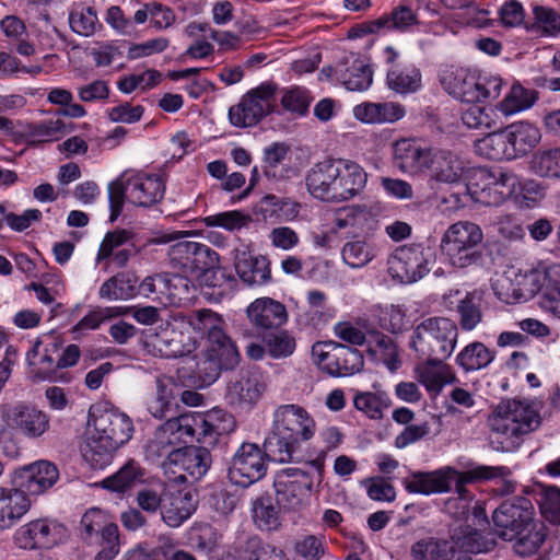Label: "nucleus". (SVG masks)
Instances as JSON below:
<instances>
[{
	"label": "nucleus",
	"instance_id": "obj_1",
	"mask_svg": "<svg viewBox=\"0 0 560 560\" xmlns=\"http://www.w3.org/2000/svg\"><path fill=\"white\" fill-rule=\"evenodd\" d=\"M223 317L208 308L198 310L191 314H179L171 322L158 327L147 335L145 347L149 352L167 359L190 354L201 338L208 334L213 339L218 331L215 325H222Z\"/></svg>",
	"mask_w": 560,
	"mask_h": 560
},
{
	"label": "nucleus",
	"instance_id": "obj_2",
	"mask_svg": "<svg viewBox=\"0 0 560 560\" xmlns=\"http://www.w3.org/2000/svg\"><path fill=\"white\" fill-rule=\"evenodd\" d=\"M89 431L81 453L93 469L110 464L114 453L132 436L131 419L117 409L93 406L89 412Z\"/></svg>",
	"mask_w": 560,
	"mask_h": 560
},
{
	"label": "nucleus",
	"instance_id": "obj_3",
	"mask_svg": "<svg viewBox=\"0 0 560 560\" xmlns=\"http://www.w3.org/2000/svg\"><path fill=\"white\" fill-rule=\"evenodd\" d=\"M305 184L314 198L341 202L355 197L364 188L366 173L351 160L327 159L311 167Z\"/></svg>",
	"mask_w": 560,
	"mask_h": 560
},
{
	"label": "nucleus",
	"instance_id": "obj_4",
	"mask_svg": "<svg viewBox=\"0 0 560 560\" xmlns=\"http://www.w3.org/2000/svg\"><path fill=\"white\" fill-rule=\"evenodd\" d=\"M489 440L493 450L515 452L525 438L541 424V416L534 402L510 399L501 401L487 420Z\"/></svg>",
	"mask_w": 560,
	"mask_h": 560
},
{
	"label": "nucleus",
	"instance_id": "obj_5",
	"mask_svg": "<svg viewBox=\"0 0 560 560\" xmlns=\"http://www.w3.org/2000/svg\"><path fill=\"white\" fill-rule=\"evenodd\" d=\"M316 430L315 419L303 406L280 405L272 413V438L264 446L272 460L288 463L301 443L314 438Z\"/></svg>",
	"mask_w": 560,
	"mask_h": 560
},
{
	"label": "nucleus",
	"instance_id": "obj_6",
	"mask_svg": "<svg viewBox=\"0 0 560 560\" xmlns=\"http://www.w3.org/2000/svg\"><path fill=\"white\" fill-rule=\"evenodd\" d=\"M65 339L54 331L36 339L33 348L27 352L30 376L33 381H69L60 371L74 366L81 357V351L78 345L65 346Z\"/></svg>",
	"mask_w": 560,
	"mask_h": 560
},
{
	"label": "nucleus",
	"instance_id": "obj_7",
	"mask_svg": "<svg viewBox=\"0 0 560 560\" xmlns=\"http://www.w3.org/2000/svg\"><path fill=\"white\" fill-rule=\"evenodd\" d=\"M517 184L518 179L512 173L495 174L486 168H477L471 171L464 195L451 194L450 199L444 198L443 201H452L454 207L459 208L466 206L469 197L485 206H499L514 192Z\"/></svg>",
	"mask_w": 560,
	"mask_h": 560
},
{
	"label": "nucleus",
	"instance_id": "obj_8",
	"mask_svg": "<svg viewBox=\"0 0 560 560\" xmlns=\"http://www.w3.org/2000/svg\"><path fill=\"white\" fill-rule=\"evenodd\" d=\"M481 535L468 525L454 528L451 539H421L411 546L413 560H467L462 555L483 551Z\"/></svg>",
	"mask_w": 560,
	"mask_h": 560
},
{
	"label": "nucleus",
	"instance_id": "obj_9",
	"mask_svg": "<svg viewBox=\"0 0 560 560\" xmlns=\"http://www.w3.org/2000/svg\"><path fill=\"white\" fill-rule=\"evenodd\" d=\"M457 339L456 322L435 316L424 319L413 329L410 346L418 357L450 358L456 348Z\"/></svg>",
	"mask_w": 560,
	"mask_h": 560
},
{
	"label": "nucleus",
	"instance_id": "obj_10",
	"mask_svg": "<svg viewBox=\"0 0 560 560\" xmlns=\"http://www.w3.org/2000/svg\"><path fill=\"white\" fill-rule=\"evenodd\" d=\"M226 322L215 325V337L206 336L207 347L197 358L196 374L203 385H211L222 370H233L240 363V352L235 342L228 336Z\"/></svg>",
	"mask_w": 560,
	"mask_h": 560
},
{
	"label": "nucleus",
	"instance_id": "obj_11",
	"mask_svg": "<svg viewBox=\"0 0 560 560\" xmlns=\"http://www.w3.org/2000/svg\"><path fill=\"white\" fill-rule=\"evenodd\" d=\"M483 234L479 225L469 221H458L445 231L441 248L456 268H467L480 261L482 253L479 245Z\"/></svg>",
	"mask_w": 560,
	"mask_h": 560
},
{
	"label": "nucleus",
	"instance_id": "obj_12",
	"mask_svg": "<svg viewBox=\"0 0 560 560\" xmlns=\"http://www.w3.org/2000/svg\"><path fill=\"white\" fill-rule=\"evenodd\" d=\"M190 440L184 418L180 415L168 418L156 428L153 436L144 445V455L148 460L159 464L165 472L173 468L175 454L179 453L182 444Z\"/></svg>",
	"mask_w": 560,
	"mask_h": 560
},
{
	"label": "nucleus",
	"instance_id": "obj_13",
	"mask_svg": "<svg viewBox=\"0 0 560 560\" xmlns=\"http://www.w3.org/2000/svg\"><path fill=\"white\" fill-rule=\"evenodd\" d=\"M277 84L264 82L249 90L236 105L229 109V120L237 128L256 126L264 117L273 112Z\"/></svg>",
	"mask_w": 560,
	"mask_h": 560
},
{
	"label": "nucleus",
	"instance_id": "obj_14",
	"mask_svg": "<svg viewBox=\"0 0 560 560\" xmlns=\"http://www.w3.org/2000/svg\"><path fill=\"white\" fill-rule=\"evenodd\" d=\"M314 476L301 468H284L275 479L276 498L279 505L289 511H301L310 504Z\"/></svg>",
	"mask_w": 560,
	"mask_h": 560
},
{
	"label": "nucleus",
	"instance_id": "obj_15",
	"mask_svg": "<svg viewBox=\"0 0 560 560\" xmlns=\"http://www.w3.org/2000/svg\"><path fill=\"white\" fill-rule=\"evenodd\" d=\"M542 273L536 269L525 271L509 267L492 284L494 294L506 304L532 299L542 285Z\"/></svg>",
	"mask_w": 560,
	"mask_h": 560
},
{
	"label": "nucleus",
	"instance_id": "obj_16",
	"mask_svg": "<svg viewBox=\"0 0 560 560\" xmlns=\"http://www.w3.org/2000/svg\"><path fill=\"white\" fill-rule=\"evenodd\" d=\"M0 416L8 429L27 439H38L50 428V417L25 402L2 406Z\"/></svg>",
	"mask_w": 560,
	"mask_h": 560
},
{
	"label": "nucleus",
	"instance_id": "obj_17",
	"mask_svg": "<svg viewBox=\"0 0 560 560\" xmlns=\"http://www.w3.org/2000/svg\"><path fill=\"white\" fill-rule=\"evenodd\" d=\"M184 427H187L190 440L197 439L205 444H215L222 434H229L235 430L234 417L223 409H212L207 413H182Z\"/></svg>",
	"mask_w": 560,
	"mask_h": 560
},
{
	"label": "nucleus",
	"instance_id": "obj_18",
	"mask_svg": "<svg viewBox=\"0 0 560 560\" xmlns=\"http://www.w3.org/2000/svg\"><path fill=\"white\" fill-rule=\"evenodd\" d=\"M534 506L525 497H515L502 502L493 512L497 533L505 540H513L522 529L533 523Z\"/></svg>",
	"mask_w": 560,
	"mask_h": 560
},
{
	"label": "nucleus",
	"instance_id": "obj_19",
	"mask_svg": "<svg viewBox=\"0 0 560 560\" xmlns=\"http://www.w3.org/2000/svg\"><path fill=\"white\" fill-rule=\"evenodd\" d=\"M265 455L255 443H243L233 455L228 469V476L232 483L248 487L260 480L267 470Z\"/></svg>",
	"mask_w": 560,
	"mask_h": 560
},
{
	"label": "nucleus",
	"instance_id": "obj_20",
	"mask_svg": "<svg viewBox=\"0 0 560 560\" xmlns=\"http://www.w3.org/2000/svg\"><path fill=\"white\" fill-rule=\"evenodd\" d=\"M315 362L332 376H347L362 370L364 360L358 349L343 345H316L312 349Z\"/></svg>",
	"mask_w": 560,
	"mask_h": 560
},
{
	"label": "nucleus",
	"instance_id": "obj_21",
	"mask_svg": "<svg viewBox=\"0 0 560 560\" xmlns=\"http://www.w3.org/2000/svg\"><path fill=\"white\" fill-rule=\"evenodd\" d=\"M66 538L67 528L50 518L31 521L16 529L14 534L15 544L26 550L49 549L62 542Z\"/></svg>",
	"mask_w": 560,
	"mask_h": 560
},
{
	"label": "nucleus",
	"instance_id": "obj_22",
	"mask_svg": "<svg viewBox=\"0 0 560 560\" xmlns=\"http://www.w3.org/2000/svg\"><path fill=\"white\" fill-rule=\"evenodd\" d=\"M429 262L421 245L396 248L387 259L388 273L401 283H412L429 272Z\"/></svg>",
	"mask_w": 560,
	"mask_h": 560
},
{
	"label": "nucleus",
	"instance_id": "obj_23",
	"mask_svg": "<svg viewBox=\"0 0 560 560\" xmlns=\"http://www.w3.org/2000/svg\"><path fill=\"white\" fill-rule=\"evenodd\" d=\"M433 148L421 145L415 139H400L393 145L395 166L410 176H421L428 173Z\"/></svg>",
	"mask_w": 560,
	"mask_h": 560
},
{
	"label": "nucleus",
	"instance_id": "obj_24",
	"mask_svg": "<svg viewBox=\"0 0 560 560\" xmlns=\"http://www.w3.org/2000/svg\"><path fill=\"white\" fill-rule=\"evenodd\" d=\"M322 72L336 78L349 91H364L372 84V70L354 54L345 56L334 67L324 68Z\"/></svg>",
	"mask_w": 560,
	"mask_h": 560
},
{
	"label": "nucleus",
	"instance_id": "obj_25",
	"mask_svg": "<svg viewBox=\"0 0 560 560\" xmlns=\"http://www.w3.org/2000/svg\"><path fill=\"white\" fill-rule=\"evenodd\" d=\"M419 358L423 361L415 368L417 380L430 394L436 396L444 386L457 382L453 368L445 362L447 358Z\"/></svg>",
	"mask_w": 560,
	"mask_h": 560
},
{
	"label": "nucleus",
	"instance_id": "obj_26",
	"mask_svg": "<svg viewBox=\"0 0 560 560\" xmlns=\"http://www.w3.org/2000/svg\"><path fill=\"white\" fill-rule=\"evenodd\" d=\"M455 468L445 466L432 471H415L402 480L407 492L423 495L451 491V479L455 478Z\"/></svg>",
	"mask_w": 560,
	"mask_h": 560
},
{
	"label": "nucleus",
	"instance_id": "obj_27",
	"mask_svg": "<svg viewBox=\"0 0 560 560\" xmlns=\"http://www.w3.org/2000/svg\"><path fill=\"white\" fill-rule=\"evenodd\" d=\"M246 313L259 331L276 330L288 320L285 306L271 298L256 299L248 305Z\"/></svg>",
	"mask_w": 560,
	"mask_h": 560
},
{
	"label": "nucleus",
	"instance_id": "obj_28",
	"mask_svg": "<svg viewBox=\"0 0 560 560\" xmlns=\"http://www.w3.org/2000/svg\"><path fill=\"white\" fill-rule=\"evenodd\" d=\"M428 172L436 183L455 184L462 180L466 165L464 160L448 149L433 148Z\"/></svg>",
	"mask_w": 560,
	"mask_h": 560
},
{
	"label": "nucleus",
	"instance_id": "obj_29",
	"mask_svg": "<svg viewBox=\"0 0 560 560\" xmlns=\"http://www.w3.org/2000/svg\"><path fill=\"white\" fill-rule=\"evenodd\" d=\"M128 201L138 207H151L164 195L165 186L160 176L137 173L126 178Z\"/></svg>",
	"mask_w": 560,
	"mask_h": 560
},
{
	"label": "nucleus",
	"instance_id": "obj_30",
	"mask_svg": "<svg viewBox=\"0 0 560 560\" xmlns=\"http://www.w3.org/2000/svg\"><path fill=\"white\" fill-rule=\"evenodd\" d=\"M196 502L190 492L163 489L161 518L170 527H179L195 512Z\"/></svg>",
	"mask_w": 560,
	"mask_h": 560
},
{
	"label": "nucleus",
	"instance_id": "obj_31",
	"mask_svg": "<svg viewBox=\"0 0 560 560\" xmlns=\"http://www.w3.org/2000/svg\"><path fill=\"white\" fill-rule=\"evenodd\" d=\"M234 266L237 275L247 285H262L271 278L269 261L264 256H254L246 249H236Z\"/></svg>",
	"mask_w": 560,
	"mask_h": 560
},
{
	"label": "nucleus",
	"instance_id": "obj_32",
	"mask_svg": "<svg viewBox=\"0 0 560 560\" xmlns=\"http://www.w3.org/2000/svg\"><path fill=\"white\" fill-rule=\"evenodd\" d=\"M352 114L362 124L382 125L401 119L406 110L402 105L395 102H363L353 107Z\"/></svg>",
	"mask_w": 560,
	"mask_h": 560
},
{
	"label": "nucleus",
	"instance_id": "obj_33",
	"mask_svg": "<svg viewBox=\"0 0 560 560\" xmlns=\"http://www.w3.org/2000/svg\"><path fill=\"white\" fill-rule=\"evenodd\" d=\"M59 478V471L55 464L39 460L30 465L21 475L20 489L24 492L38 495L51 488Z\"/></svg>",
	"mask_w": 560,
	"mask_h": 560
},
{
	"label": "nucleus",
	"instance_id": "obj_34",
	"mask_svg": "<svg viewBox=\"0 0 560 560\" xmlns=\"http://www.w3.org/2000/svg\"><path fill=\"white\" fill-rule=\"evenodd\" d=\"M265 384L261 375L256 371H247L240 374L238 378L231 381L228 386L226 397L231 404H255L262 395Z\"/></svg>",
	"mask_w": 560,
	"mask_h": 560
},
{
	"label": "nucleus",
	"instance_id": "obj_35",
	"mask_svg": "<svg viewBox=\"0 0 560 560\" xmlns=\"http://www.w3.org/2000/svg\"><path fill=\"white\" fill-rule=\"evenodd\" d=\"M173 467L187 474L191 481L201 479L212 464V457L207 447L182 446L179 453L175 454Z\"/></svg>",
	"mask_w": 560,
	"mask_h": 560
},
{
	"label": "nucleus",
	"instance_id": "obj_36",
	"mask_svg": "<svg viewBox=\"0 0 560 560\" xmlns=\"http://www.w3.org/2000/svg\"><path fill=\"white\" fill-rule=\"evenodd\" d=\"M514 159L526 155L540 141V130L529 121H516L504 128Z\"/></svg>",
	"mask_w": 560,
	"mask_h": 560
},
{
	"label": "nucleus",
	"instance_id": "obj_37",
	"mask_svg": "<svg viewBox=\"0 0 560 560\" xmlns=\"http://www.w3.org/2000/svg\"><path fill=\"white\" fill-rule=\"evenodd\" d=\"M3 530L13 527L30 510L31 500L20 488L0 487Z\"/></svg>",
	"mask_w": 560,
	"mask_h": 560
},
{
	"label": "nucleus",
	"instance_id": "obj_38",
	"mask_svg": "<svg viewBox=\"0 0 560 560\" xmlns=\"http://www.w3.org/2000/svg\"><path fill=\"white\" fill-rule=\"evenodd\" d=\"M138 295V277L122 271L107 279L100 288L98 296L108 301H127Z\"/></svg>",
	"mask_w": 560,
	"mask_h": 560
},
{
	"label": "nucleus",
	"instance_id": "obj_39",
	"mask_svg": "<svg viewBox=\"0 0 560 560\" xmlns=\"http://www.w3.org/2000/svg\"><path fill=\"white\" fill-rule=\"evenodd\" d=\"M374 219L371 209L365 205H355L337 211L335 226L347 230L348 233L359 234L372 230Z\"/></svg>",
	"mask_w": 560,
	"mask_h": 560
},
{
	"label": "nucleus",
	"instance_id": "obj_40",
	"mask_svg": "<svg viewBox=\"0 0 560 560\" xmlns=\"http://www.w3.org/2000/svg\"><path fill=\"white\" fill-rule=\"evenodd\" d=\"M416 13L406 5L395 8L390 13L384 14L378 19L368 22L364 25L365 33H377L381 30L405 31L411 25L417 24Z\"/></svg>",
	"mask_w": 560,
	"mask_h": 560
},
{
	"label": "nucleus",
	"instance_id": "obj_41",
	"mask_svg": "<svg viewBox=\"0 0 560 560\" xmlns=\"http://www.w3.org/2000/svg\"><path fill=\"white\" fill-rule=\"evenodd\" d=\"M458 316V330L472 331L483 320L481 299L476 292H467L455 305Z\"/></svg>",
	"mask_w": 560,
	"mask_h": 560
},
{
	"label": "nucleus",
	"instance_id": "obj_42",
	"mask_svg": "<svg viewBox=\"0 0 560 560\" xmlns=\"http://www.w3.org/2000/svg\"><path fill=\"white\" fill-rule=\"evenodd\" d=\"M494 360V352L480 341L466 345L456 355L455 362L465 372L487 368Z\"/></svg>",
	"mask_w": 560,
	"mask_h": 560
},
{
	"label": "nucleus",
	"instance_id": "obj_43",
	"mask_svg": "<svg viewBox=\"0 0 560 560\" xmlns=\"http://www.w3.org/2000/svg\"><path fill=\"white\" fill-rule=\"evenodd\" d=\"M145 476L144 469L133 459L128 460L116 474L104 479L105 489L115 492H125L137 483L142 482Z\"/></svg>",
	"mask_w": 560,
	"mask_h": 560
},
{
	"label": "nucleus",
	"instance_id": "obj_44",
	"mask_svg": "<svg viewBox=\"0 0 560 560\" xmlns=\"http://www.w3.org/2000/svg\"><path fill=\"white\" fill-rule=\"evenodd\" d=\"M538 100L535 90L525 89L518 83L511 86L504 98L497 105V108L504 115L511 116L530 108Z\"/></svg>",
	"mask_w": 560,
	"mask_h": 560
},
{
	"label": "nucleus",
	"instance_id": "obj_45",
	"mask_svg": "<svg viewBox=\"0 0 560 560\" xmlns=\"http://www.w3.org/2000/svg\"><path fill=\"white\" fill-rule=\"evenodd\" d=\"M511 142L505 129L497 132H491L476 142V151L490 160H513Z\"/></svg>",
	"mask_w": 560,
	"mask_h": 560
},
{
	"label": "nucleus",
	"instance_id": "obj_46",
	"mask_svg": "<svg viewBox=\"0 0 560 560\" xmlns=\"http://www.w3.org/2000/svg\"><path fill=\"white\" fill-rule=\"evenodd\" d=\"M387 84L396 93H413L421 86V72L413 66L406 68L394 66L387 72Z\"/></svg>",
	"mask_w": 560,
	"mask_h": 560
},
{
	"label": "nucleus",
	"instance_id": "obj_47",
	"mask_svg": "<svg viewBox=\"0 0 560 560\" xmlns=\"http://www.w3.org/2000/svg\"><path fill=\"white\" fill-rule=\"evenodd\" d=\"M198 248L197 242L183 241L171 246L168 250L170 264L174 269L182 273L184 278L195 273V250Z\"/></svg>",
	"mask_w": 560,
	"mask_h": 560
},
{
	"label": "nucleus",
	"instance_id": "obj_48",
	"mask_svg": "<svg viewBox=\"0 0 560 560\" xmlns=\"http://www.w3.org/2000/svg\"><path fill=\"white\" fill-rule=\"evenodd\" d=\"M545 539V527L541 524L532 523L527 529H522L513 539L515 540L513 549L520 557H530L540 549Z\"/></svg>",
	"mask_w": 560,
	"mask_h": 560
},
{
	"label": "nucleus",
	"instance_id": "obj_49",
	"mask_svg": "<svg viewBox=\"0 0 560 560\" xmlns=\"http://www.w3.org/2000/svg\"><path fill=\"white\" fill-rule=\"evenodd\" d=\"M70 28L81 36H92L101 28L97 13L92 7L77 5L69 13Z\"/></svg>",
	"mask_w": 560,
	"mask_h": 560
},
{
	"label": "nucleus",
	"instance_id": "obj_50",
	"mask_svg": "<svg viewBox=\"0 0 560 560\" xmlns=\"http://www.w3.org/2000/svg\"><path fill=\"white\" fill-rule=\"evenodd\" d=\"M354 408L370 419L378 420L383 418V410L388 408L389 399L384 392H357L353 397Z\"/></svg>",
	"mask_w": 560,
	"mask_h": 560
},
{
	"label": "nucleus",
	"instance_id": "obj_51",
	"mask_svg": "<svg viewBox=\"0 0 560 560\" xmlns=\"http://www.w3.org/2000/svg\"><path fill=\"white\" fill-rule=\"evenodd\" d=\"M342 260L351 268H361L375 257L372 244L363 240L347 242L341 250Z\"/></svg>",
	"mask_w": 560,
	"mask_h": 560
},
{
	"label": "nucleus",
	"instance_id": "obj_52",
	"mask_svg": "<svg viewBox=\"0 0 560 560\" xmlns=\"http://www.w3.org/2000/svg\"><path fill=\"white\" fill-rule=\"evenodd\" d=\"M253 520L261 530H273L280 526L279 512L271 498L260 497L253 503Z\"/></svg>",
	"mask_w": 560,
	"mask_h": 560
},
{
	"label": "nucleus",
	"instance_id": "obj_53",
	"mask_svg": "<svg viewBox=\"0 0 560 560\" xmlns=\"http://www.w3.org/2000/svg\"><path fill=\"white\" fill-rule=\"evenodd\" d=\"M462 120L468 128L490 129L497 125L495 109L491 106L472 103L463 110Z\"/></svg>",
	"mask_w": 560,
	"mask_h": 560
},
{
	"label": "nucleus",
	"instance_id": "obj_54",
	"mask_svg": "<svg viewBox=\"0 0 560 560\" xmlns=\"http://www.w3.org/2000/svg\"><path fill=\"white\" fill-rule=\"evenodd\" d=\"M504 472H506V470L500 468H488L486 465L477 466L465 472H460L455 469L456 477L451 479V487L455 485V490L458 497L466 498L467 483L482 479H489L498 475H503Z\"/></svg>",
	"mask_w": 560,
	"mask_h": 560
},
{
	"label": "nucleus",
	"instance_id": "obj_55",
	"mask_svg": "<svg viewBox=\"0 0 560 560\" xmlns=\"http://www.w3.org/2000/svg\"><path fill=\"white\" fill-rule=\"evenodd\" d=\"M173 389L162 380H156L155 395L148 402V411L156 419H163L173 411Z\"/></svg>",
	"mask_w": 560,
	"mask_h": 560
},
{
	"label": "nucleus",
	"instance_id": "obj_56",
	"mask_svg": "<svg viewBox=\"0 0 560 560\" xmlns=\"http://www.w3.org/2000/svg\"><path fill=\"white\" fill-rule=\"evenodd\" d=\"M530 165L539 176L560 177V149L537 152Z\"/></svg>",
	"mask_w": 560,
	"mask_h": 560
},
{
	"label": "nucleus",
	"instance_id": "obj_57",
	"mask_svg": "<svg viewBox=\"0 0 560 560\" xmlns=\"http://www.w3.org/2000/svg\"><path fill=\"white\" fill-rule=\"evenodd\" d=\"M534 27L547 36L560 34V13L544 5L533 7Z\"/></svg>",
	"mask_w": 560,
	"mask_h": 560
},
{
	"label": "nucleus",
	"instance_id": "obj_58",
	"mask_svg": "<svg viewBox=\"0 0 560 560\" xmlns=\"http://www.w3.org/2000/svg\"><path fill=\"white\" fill-rule=\"evenodd\" d=\"M220 534L210 524H196L190 529L189 539L194 547L203 552H212L217 549L220 540Z\"/></svg>",
	"mask_w": 560,
	"mask_h": 560
},
{
	"label": "nucleus",
	"instance_id": "obj_59",
	"mask_svg": "<svg viewBox=\"0 0 560 560\" xmlns=\"http://www.w3.org/2000/svg\"><path fill=\"white\" fill-rule=\"evenodd\" d=\"M244 560H288L284 552L276 547L262 542L258 537H252L246 541Z\"/></svg>",
	"mask_w": 560,
	"mask_h": 560
},
{
	"label": "nucleus",
	"instance_id": "obj_60",
	"mask_svg": "<svg viewBox=\"0 0 560 560\" xmlns=\"http://www.w3.org/2000/svg\"><path fill=\"white\" fill-rule=\"evenodd\" d=\"M312 100L310 91L305 88L293 86L284 91L281 105L285 110L303 116L307 113Z\"/></svg>",
	"mask_w": 560,
	"mask_h": 560
},
{
	"label": "nucleus",
	"instance_id": "obj_61",
	"mask_svg": "<svg viewBox=\"0 0 560 560\" xmlns=\"http://www.w3.org/2000/svg\"><path fill=\"white\" fill-rule=\"evenodd\" d=\"M469 74L470 71L465 68L451 66L442 71L440 81L448 94L460 98Z\"/></svg>",
	"mask_w": 560,
	"mask_h": 560
},
{
	"label": "nucleus",
	"instance_id": "obj_62",
	"mask_svg": "<svg viewBox=\"0 0 560 560\" xmlns=\"http://www.w3.org/2000/svg\"><path fill=\"white\" fill-rule=\"evenodd\" d=\"M294 550L302 560H320L326 552L325 538L306 535L296 540Z\"/></svg>",
	"mask_w": 560,
	"mask_h": 560
},
{
	"label": "nucleus",
	"instance_id": "obj_63",
	"mask_svg": "<svg viewBox=\"0 0 560 560\" xmlns=\"http://www.w3.org/2000/svg\"><path fill=\"white\" fill-rule=\"evenodd\" d=\"M133 237V233L129 230H115L107 232L100 245L96 262H101L104 259L110 258L114 250H117L120 246L127 244Z\"/></svg>",
	"mask_w": 560,
	"mask_h": 560
},
{
	"label": "nucleus",
	"instance_id": "obj_64",
	"mask_svg": "<svg viewBox=\"0 0 560 560\" xmlns=\"http://www.w3.org/2000/svg\"><path fill=\"white\" fill-rule=\"evenodd\" d=\"M538 503L541 513L549 522H560V489L556 487L542 488Z\"/></svg>",
	"mask_w": 560,
	"mask_h": 560
}]
</instances>
